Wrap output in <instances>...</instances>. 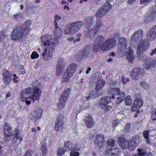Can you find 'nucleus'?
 I'll use <instances>...</instances> for the list:
<instances>
[{
  "mask_svg": "<svg viewBox=\"0 0 156 156\" xmlns=\"http://www.w3.org/2000/svg\"><path fill=\"white\" fill-rule=\"evenodd\" d=\"M143 36V30L142 29L138 30L132 35L131 40L134 42L138 43L140 42L137 49L138 59L144 62V67L145 69H148L152 68L156 66V60L151 58L148 57L145 55H141L147 48L149 46L148 41L144 39L141 40Z\"/></svg>",
  "mask_w": 156,
  "mask_h": 156,
  "instance_id": "obj_1",
  "label": "nucleus"
},
{
  "mask_svg": "<svg viewBox=\"0 0 156 156\" xmlns=\"http://www.w3.org/2000/svg\"><path fill=\"white\" fill-rule=\"evenodd\" d=\"M31 23V20H28L22 26H17L11 33V39L13 41H17L26 38L30 31Z\"/></svg>",
  "mask_w": 156,
  "mask_h": 156,
  "instance_id": "obj_2",
  "label": "nucleus"
},
{
  "mask_svg": "<svg viewBox=\"0 0 156 156\" xmlns=\"http://www.w3.org/2000/svg\"><path fill=\"white\" fill-rule=\"evenodd\" d=\"M41 42L43 43L44 51L42 55L44 60L48 61L51 59L52 56L55 44L50 42L47 39L46 35L43 36L41 38Z\"/></svg>",
  "mask_w": 156,
  "mask_h": 156,
  "instance_id": "obj_3",
  "label": "nucleus"
},
{
  "mask_svg": "<svg viewBox=\"0 0 156 156\" xmlns=\"http://www.w3.org/2000/svg\"><path fill=\"white\" fill-rule=\"evenodd\" d=\"M140 141L139 136L135 135L132 136L128 140L127 145V140L124 138L120 137L118 139V142L121 147L123 149L127 148L130 151H132L135 149Z\"/></svg>",
  "mask_w": 156,
  "mask_h": 156,
  "instance_id": "obj_4",
  "label": "nucleus"
},
{
  "mask_svg": "<svg viewBox=\"0 0 156 156\" xmlns=\"http://www.w3.org/2000/svg\"><path fill=\"white\" fill-rule=\"evenodd\" d=\"M108 93L112 95L111 97V100H115V103L117 104H120L125 98V94L119 87L111 88L109 90Z\"/></svg>",
  "mask_w": 156,
  "mask_h": 156,
  "instance_id": "obj_5",
  "label": "nucleus"
},
{
  "mask_svg": "<svg viewBox=\"0 0 156 156\" xmlns=\"http://www.w3.org/2000/svg\"><path fill=\"white\" fill-rule=\"evenodd\" d=\"M77 65L74 63H71L67 67L62 76V81L64 83L69 81L75 72Z\"/></svg>",
  "mask_w": 156,
  "mask_h": 156,
  "instance_id": "obj_6",
  "label": "nucleus"
},
{
  "mask_svg": "<svg viewBox=\"0 0 156 156\" xmlns=\"http://www.w3.org/2000/svg\"><path fill=\"white\" fill-rule=\"evenodd\" d=\"M35 91L36 93H38V97L41 96V90L37 86H35L33 87H30L23 89L21 92L22 96L21 98H26L32 96Z\"/></svg>",
  "mask_w": 156,
  "mask_h": 156,
  "instance_id": "obj_7",
  "label": "nucleus"
},
{
  "mask_svg": "<svg viewBox=\"0 0 156 156\" xmlns=\"http://www.w3.org/2000/svg\"><path fill=\"white\" fill-rule=\"evenodd\" d=\"M71 90L70 88H65L59 99L58 108L59 110L62 109L65 106L66 103L68 100L70 93Z\"/></svg>",
  "mask_w": 156,
  "mask_h": 156,
  "instance_id": "obj_8",
  "label": "nucleus"
},
{
  "mask_svg": "<svg viewBox=\"0 0 156 156\" xmlns=\"http://www.w3.org/2000/svg\"><path fill=\"white\" fill-rule=\"evenodd\" d=\"M111 7L112 5L109 3L106 2L105 3L96 13L95 17L97 19H99V20H101V18L104 14L106 13Z\"/></svg>",
  "mask_w": 156,
  "mask_h": 156,
  "instance_id": "obj_9",
  "label": "nucleus"
},
{
  "mask_svg": "<svg viewBox=\"0 0 156 156\" xmlns=\"http://www.w3.org/2000/svg\"><path fill=\"white\" fill-rule=\"evenodd\" d=\"M116 44V41L114 38L108 39L104 42L101 45L100 48L103 51L109 50L111 48H114Z\"/></svg>",
  "mask_w": 156,
  "mask_h": 156,
  "instance_id": "obj_10",
  "label": "nucleus"
},
{
  "mask_svg": "<svg viewBox=\"0 0 156 156\" xmlns=\"http://www.w3.org/2000/svg\"><path fill=\"white\" fill-rule=\"evenodd\" d=\"M97 21L95 25L93 28L90 29L88 30V31L86 32V35L88 37L91 38L96 34L101 28L102 25L101 20H99V19H97Z\"/></svg>",
  "mask_w": 156,
  "mask_h": 156,
  "instance_id": "obj_11",
  "label": "nucleus"
},
{
  "mask_svg": "<svg viewBox=\"0 0 156 156\" xmlns=\"http://www.w3.org/2000/svg\"><path fill=\"white\" fill-rule=\"evenodd\" d=\"M64 116L62 114H58V116L55 121L54 129L57 131L61 129H63L64 127Z\"/></svg>",
  "mask_w": 156,
  "mask_h": 156,
  "instance_id": "obj_12",
  "label": "nucleus"
},
{
  "mask_svg": "<svg viewBox=\"0 0 156 156\" xmlns=\"http://www.w3.org/2000/svg\"><path fill=\"white\" fill-rule=\"evenodd\" d=\"M38 93H36L35 91L32 96L30 97L26 98H20V100L22 102H25L26 104L28 105H30L31 103L30 100L34 102L37 101L38 100L40 97H38Z\"/></svg>",
  "mask_w": 156,
  "mask_h": 156,
  "instance_id": "obj_13",
  "label": "nucleus"
},
{
  "mask_svg": "<svg viewBox=\"0 0 156 156\" xmlns=\"http://www.w3.org/2000/svg\"><path fill=\"white\" fill-rule=\"evenodd\" d=\"M143 74V69L139 68H134L130 73L132 78L134 80L140 78Z\"/></svg>",
  "mask_w": 156,
  "mask_h": 156,
  "instance_id": "obj_14",
  "label": "nucleus"
},
{
  "mask_svg": "<svg viewBox=\"0 0 156 156\" xmlns=\"http://www.w3.org/2000/svg\"><path fill=\"white\" fill-rule=\"evenodd\" d=\"M105 137L104 135L99 133L96 136L95 139V144L96 146L99 148L103 147L105 143Z\"/></svg>",
  "mask_w": 156,
  "mask_h": 156,
  "instance_id": "obj_15",
  "label": "nucleus"
},
{
  "mask_svg": "<svg viewBox=\"0 0 156 156\" xmlns=\"http://www.w3.org/2000/svg\"><path fill=\"white\" fill-rule=\"evenodd\" d=\"M3 75L4 83L5 85H9L10 84L12 81V74L11 72L5 69Z\"/></svg>",
  "mask_w": 156,
  "mask_h": 156,
  "instance_id": "obj_16",
  "label": "nucleus"
},
{
  "mask_svg": "<svg viewBox=\"0 0 156 156\" xmlns=\"http://www.w3.org/2000/svg\"><path fill=\"white\" fill-rule=\"evenodd\" d=\"M144 101L141 98H136L134 101L132 108L133 112H135L139 108H140L142 106Z\"/></svg>",
  "mask_w": 156,
  "mask_h": 156,
  "instance_id": "obj_17",
  "label": "nucleus"
},
{
  "mask_svg": "<svg viewBox=\"0 0 156 156\" xmlns=\"http://www.w3.org/2000/svg\"><path fill=\"white\" fill-rule=\"evenodd\" d=\"M85 124L88 128H92L94 126V119L90 114H89L84 119Z\"/></svg>",
  "mask_w": 156,
  "mask_h": 156,
  "instance_id": "obj_18",
  "label": "nucleus"
},
{
  "mask_svg": "<svg viewBox=\"0 0 156 156\" xmlns=\"http://www.w3.org/2000/svg\"><path fill=\"white\" fill-rule=\"evenodd\" d=\"M146 36L148 39L151 41H153L156 38V25L148 31Z\"/></svg>",
  "mask_w": 156,
  "mask_h": 156,
  "instance_id": "obj_19",
  "label": "nucleus"
},
{
  "mask_svg": "<svg viewBox=\"0 0 156 156\" xmlns=\"http://www.w3.org/2000/svg\"><path fill=\"white\" fill-rule=\"evenodd\" d=\"M90 46L87 45L85 46L84 48L80 51V56L82 57L80 60H83L86 57L88 56L90 54Z\"/></svg>",
  "mask_w": 156,
  "mask_h": 156,
  "instance_id": "obj_20",
  "label": "nucleus"
},
{
  "mask_svg": "<svg viewBox=\"0 0 156 156\" xmlns=\"http://www.w3.org/2000/svg\"><path fill=\"white\" fill-rule=\"evenodd\" d=\"M42 114V110L41 109H38L35 110L33 112L32 118L33 120L36 122L41 117Z\"/></svg>",
  "mask_w": 156,
  "mask_h": 156,
  "instance_id": "obj_21",
  "label": "nucleus"
},
{
  "mask_svg": "<svg viewBox=\"0 0 156 156\" xmlns=\"http://www.w3.org/2000/svg\"><path fill=\"white\" fill-rule=\"evenodd\" d=\"M127 49L128 51L126 52V55L127 60L130 63H132L134 62V56L133 54V50L130 47H129Z\"/></svg>",
  "mask_w": 156,
  "mask_h": 156,
  "instance_id": "obj_22",
  "label": "nucleus"
},
{
  "mask_svg": "<svg viewBox=\"0 0 156 156\" xmlns=\"http://www.w3.org/2000/svg\"><path fill=\"white\" fill-rule=\"evenodd\" d=\"M111 97L105 96L103 97L100 102V105L101 107L103 108L108 105V104L111 101Z\"/></svg>",
  "mask_w": 156,
  "mask_h": 156,
  "instance_id": "obj_23",
  "label": "nucleus"
},
{
  "mask_svg": "<svg viewBox=\"0 0 156 156\" xmlns=\"http://www.w3.org/2000/svg\"><path fill=\"white\" fill-rule=\"evenodd\" d=\"M3 131L4 134H10V135L13 134L12 128L10 124L7 123H5V124Z\"/></svg>",
  "mask_w": 156,
  "mask_h": 156,
  "instance_id": "obj_24",
  "label": "nucleus"
},
{
  "mask_svg": "<svg viewBox=\"0 0 156 156\" xmlns=\"http://www.w3.org/2000/svg\"><path fill=\"white\" fill-rule=\"evenodd\" d=\"M80 150V147L76 145H74L70 150L69 156H79L80 154L79 151Z\"/></svg>",
  "mask_w": 156,
  "mask_h": 156,
  "instance_id": "obj_25",
  "label": "nucleus"
},
{
  "mask_svg": "<svg viewBox=\"0 0 156 156\" xmlns=\"http://www.w3.org/2000/svg\"><path fill=\"white\" fill-rule=\"evenodd\" d=\"M83 25V23L80 21H77L76 22H73L71 24L73 28V30L74 33L78 31L81 28Z\"/></svg>",
  "mask_w": 156,
  "mask_h": 156,
  "instance_id": "obj_26",
  "label": "nucleus"
},
{
  "mask_svg": "<svg viewBox=\"0 0 156 156\" xmlns=\"http://www.w3.org/2000/svg\"><path fill=\"white\" fill-rule=\"evenodd\" d=\"M154 12H151L149 15L146 16L145 20L147 22L153 21L154 18L156 17V6H154L153 9Z\"/></svg>",
  "mask_w": 156,
  "mask_h": 156,
  "instance_id": "obj_27",
  "label": "nucleus"
},
{
  "mask_svg": "<svg viewBox=\"0 0 156 156\" xmlns=\"http://www.w3.org/2000/svg\"><path fill=\"white\" fill-rule=\"evenodd\" d=\"M119 151V148L116 147L114 149H106V152L108 154V156H118L116 154L118 153Z\"/></svg>",
  "mask_w": 156,
  "mask_h": 156,
  "instance_id": "obj_28",
  "label": "nucleus"
},
{
  "mask_svg": "<svg viewBox=\"0 0 156 156\" xmlns=\"http://www.w3.org/2000/svg\"><path fill=\"white\" fill-rule=\"evenodd\" d=\"M73 144L72 141L71 140H69L66 141L64 142V147L65 149L67 151H69L71 150V149L73 148Z\"/></svg>",
  "mask_w": 156,
  "mask_h": 156,
  "instance_id": "obj_29",
  "label": "nucleus"
},
{
  "mask_svg": "<svg viewBox=\"0 0 156 156\" xmlns=\"http://www.w3.org/2000/svg\"><path fill=\"white\" fill-rule=\"evenodd\" d=\"M105 83V82L104 80H100L97 81L96 86L95 88L97 92H99V91L102 89Z\"/></svg>",
  "mask_w": 156,
  "mask_h": 156,
  "instance_id": "obj_30",
  "label": "nucleus"
},
{
  "mask_svg": "<svg viewBox=\"0 0 156 156\" xmlns=\"http://www.w3.org/2000/svg\"><path fill=\"white\" fill-rule=\"evenodd\" d=\"M94 17H88L86 18L85 20V24H86L87 28L90 29V27H91L93 24L94 22L93 18Z\"/></svg>",
  "mask_w": 156,
  "mask_h": 156,
  "instance_id": "obj_31",
  "label": "nucleus"
},
{
  "mask_svg": "<svg viewBox=\"0 0 156 156\" xmlns=\"http://www.w3.org/2000/svg\"><path fill=\"white\" fill-rule=\"evenodd\" d=\"M15 133L13 134V138L14 139H16L17 140H20V141L22 140L23 138L21 136L20 133L21 131L18 129L15 128L14 129Z\"/></svg>",
  "mask_w": 156,
  "mask_h": 156,
  "instance_id": "obj_32",
  "label": "nucleus"
},
{
  "mask_svg": "<svg viewBox=\"0 0 156 156\" xmlns=\"http://www.w3.org/2000/svg\"><path fill=\"white\" fill-rule=\"evenodd\" d=\"M65 65V63L63 58L60 57L57 61L56 67L60 68H64Z\"/></svg>",
  "mask_w": 156,
  "mask_h": 156,
  "instance_id": "obj_33",
  "label": "nucleus"
},
{
  "mask_svg": "<svg viewBox=\"0 0 156 156\" xmlns=\"http://www.w3.org/2000/svg\"><path fill=\"white\" fill-rule=\"evenodd\" d=\"M119 44L122 49H125L127 47V42L125 38L123 37L120 38L119 40Z\"/></svg>",
  "mask_w": 156,
  "mask_h": 156,
  "instance_id": "obj_34",
  "label": "nucleus"
},
{
  "mask_svg": "<svg viewBox=\"0 0 156 156\" xmlns=\"http://www.w3.org/2000/svg\"><path fill=\"white\" fill-rule=\"evenodd\" d=\"M47 144L46 143L42 144L41 147L42 155L43 156H46L48 152V150L46 148Z\"/></svg>",
  "mask_w": 156,
  "mask_h": 156,
  "instance_id": "obj_35",
  "label": "nucleus"
},
{
  "mask_svg": "<svg viewBox=\"0 0 156 156\" xmlns=\"http://www.w3.org/2000/svg\"><path fill=\"white\" fill-rule=\"evenodd\" d=\"M104 38L103 36L98 35L95 39V43L96 44L101 45L103 42Z\"/></svg>",
  "mask_w": 156,
  "mask_h": 156,
  "instance_id": "obj_36",
  "label": "nucleus"
},
{
  "mask_svg": "<svg viewBox=\"0 0 156 156\" xmlns=\"http://www.w3.org/2000/svg\"><path fill=\"white\" fill-rule=\"evenodd\" d=\"M73 28L71 25H69L68 27H66L64 31V33L66 34H69L71 35L74 32L73 30Z\"/></svg>",
  "mask_w": 156,
  "mask_h": 156,
  "instance_id": "obj_37",
  "label": "nucleus"
},
{
  "mask_svg": "<svg viewBox=\"0 0 156 156\" xmlns=\"http://www.w3.org/2000/svg\"><path fill=\"white\" fill-rule=\"evenodd\" d=\"M115 140L111 138H109L106 142L108 146L112 148L115 146Z\"/></svg>",
  "mask_w": 156,
  "mask_h": 156,
  "instance_id": "obj_38",
  "label": "nucleus"
},
{
  "mask_svg": "<svg viewBox=\"0 0 156 156\" xmlns=\"http://www.w3.org/2000/svg\"><path fill=\"white\" fill-rule=\"evenodd\" d=\"M61 19V17L60 16H59L58 14L55 15L54 17L55 20L54 21V23L55 28L57 29L58 28V21Z\"/></svg>",
  "mask_w": 156,
  "mask_h": 156,
  "instance_id": "obj_39",
  "label": "nucleus"
},
{
  "mask_svg": "<svg viewBox=\"0 0 156 156\" xmlns=\"http://www.w3.org/2000/svg\"><path fill=\"white\" fill-rule=\"evenodd\" d=\"M67 151L66 150L59 148H58L57 151V156H62Z\"/></svg>",
  "mask_w": 156,
  "mask_h": 156,
  "instance_id": "obj_40",
  "label": "nucleus"
},
{
  "mask_svg": "<svg viewBox=\"0 0 156 156\" xmlns=\"http://www.w3.org/2000/svg\"><path fill=\"white\" fill-rule=\"evenodd\" d=\"M7 36L5 34V32L3 30L0 31V42L3 41Z\"/></svg>",
  "mask_w": 156,
  "mask_h": 156,
  "instance_id": "obj_41",
  "label": "nucleus"
},
{
  "mask_svg": "<svg viewBox=\"0 0 156 156\" xmlns=\"http://www.w3.org/2000/svg\"><path fill=\"white\" fill-rule=\"evenodd\" d=\"M39 56V55L37 52L35 51H34L31 55L30 58L32 59H34L38 58Z\"/></svg>",
  "mask_w": 156,
  "mask_h": 156,
  "instance_id": "obj_42",
  "label": "nucleus"
},
{
  "mask_svg": "<svg viewBox=\"0 0 156 156\" xmlns=\"http://www.w3.org/2000/svg\"><path fill=\"white\" fill-rule=\"evenodd\" d=\"M132 102L131 97L129 96H127L125 98V103L126 105H130Z\"/></svg>",
  "mask_w": 156,
  "mask_h": 156,
  "instance_id": "obj_43",
  "label": "nucleus"
},
{
  "mask_svg": "<svg viewBox=\"0 0 156 156\" xmlns=\"http://www.w3.org/2000/svg\"><path fill=\"white\" fill-rule=\"evenodd\" d=\"M18 71L20 75L24 74L26 72V69L24 68L23 66H21L20 68L18 69Z\"/></svg>",
  "mask_w": 156,
  "mask_h": 156,
  "instance_id": "obj_44",
  "label": "nucleus"
},
{
  "mask_svg": "<svg viewBox=\"0 0 156 156\" xmlns=\"http://www.w3.org/2000/svg\"><path fill=\"white\" fill-rule=\"evenodd\" d=\"M12 135H10V134H4V140L6 142H9L11 140V136Z\"/></svg>",
  "mask_w": 156,
  "mask_h": 156,
  "instance_id": "obj_45",
  "label": "nucleus"
},
{
  "mask_svg": "<svg viewBox=\"0 0 156 156\" xmlns=\"http://www.w3.org/2000/svg\"><path fill=\"white\" fill-rule=\"evenodd\" d=\"M140 84L145 89H147L148 88V84L145 81H143L141 82L140 83Z\"/></svg>",
  "mask_w": 156,
  "mask_h": 156,
  "instance_id": "obj_46",
  "label": "nucleus"
},
{
  "mask_svg": "<svg viewBox=\"0 0 156 156\" xmlns=\"http://www.w3.org/2000/svg\"><path fill=\"white\" fill-rule=\"evenodd\" d=\"M100 45H99L98 44H96V43H95L93 47V51L94 52H97Z\"/></svg>",
  "mask_w": 156,
  "mask_h": 156,
  "instance_id": "obj_47",
  "label": "nucleus"
},
{
  "mask_svg": "<svg viewBox=\"0 0 156 156\" xmlns=\"http://www.w3.org/2000/svg\"><path fill=\"white\" fill-rule=\"evenodd\" d=\"M64 68H60L56 67V75L57 76H59L61 75V73Z\"/></svg>",
  "mask_w": 156,
  "mask_h": 156,
  "instance_id": "obj_48",
  "label": "nucleus"
},
{
  "mask_svg": "<svg viewBox=\"0 0 156 156\" xmlns=\"http://www.w3.org/2000/svg\"><path fill=\"white\" fill-rule=\"evenodd\" d=\"M33 153V151L32 150L29 149L27 150L23 156H32Z\"/></svg>",
  "mask_w": 156,
  "mask_h": 156,
  "instance_id": "obj_49",
  "label": "nucleus"
},
{
  "mask_svg": "<svg viewBox=\"0 0 156 156\" xmlns=\"http://www.w3.org/2000/svg\"><path fill=\"white\" fill-rule=\"evenodd\" d=\"M149 133V132L148 130H145L143 132V136L147 140H148V139Z\"/></svg>",
  "mask_w": 156,
  "mask_h": 156,
  "instance_id": "obj_50",
  "label": "nucleus"
},
{
  "mask_svg": "<svg viewBox=\"0 0 156 156\" xmlns=\"http://www.w3.org/2000/svg\"><path fill=\"white\" fill-rule=\"evenodd\" d=\"M138 154H136L139 156H145V153L144 151H143L142 150L140 149H138L137 150Z\"/></svg>",
  "mask_w": 156,
  "mask_h": 156,
  "instance_id": "obj_51",
  "label": "nucleus"
},
{
  "mask_svg": "<svg viewBox=\"0 0 156 156\" xmlns=\"http://www.w3.org/2000/svg\"><path fill=\"white\" fill-rule=\"evenodd\" d=\"M12 76L13 77L12 78L13 82L16 83H17L19 82L18 77L16 74H13Z\"/></svg>",
  "mask_w": 156,
  "mask_h": 156,
  "instance_id": "obj_52",
  "label": "nucleus"
},
{
  "mask_svg": "<svg viewBox=\"0 0 156 156\" xmlns=\"http://www.w3.org/2000/svg\"><path fill=\"white\" fill-rule=\"evenodd\" d=\"M131 127L130 124L129 123H127L125 126L124 128V131L126 132H128L129 130V129H130Z\"/></svg>",
  "mask_w": 156,
  "mask_h": 156,
  "instance_id": "obj_53",
  "label": "nucleus"
},
{
  "mask_svg": "<svg viewBox=\"0 0 156 156\" xmlns=\"http://www.w3.org/2000/svg\"><path fill=\"white\" fill-rule=\"evenodd\" d=\"M121 79L122 82L124 83H126L127 82L129 81V79L125 76H122L121 77Z\"/></svg>",
  "mask_w": 156,
  "mask_h": 156,
  "instance_id": "obj_54",
  "label": "nucleus"
},
{
  "mask_svg": "<svg viewBox=\"0 0 156 156\" xmlns=\"http://www.w3.org/2000/svg\"><path fill=\"white\" fill-rule=\"evenodd\" d=\"M13 16L14 19L17 20L21 17V15L20 13H19L13 15Z\"/></svg>",
  "mask_w": 156,
  "mask_h": 156,
  "instance_id": "obj_55",
  "label": "nucleus"
},
{
  "mask_svg": "<svg viewBox=\"0 0 156 156\" xmlns=\"http://www.w3.org/2000/svg\"><path fill=\"white\" fill-rule=\"evenodd\" d=\"M112 108V106L110 105H109L106 106L105 108V112H107L110 110Z\"/></svg>",
  "mask_w": 156,
  "mask_h": 156,
  "instance_id": "obj_56",
  "label": "nucleus"
},
{
  "mask_svg": "<svg viewBox=\"0 0 156 156\" xmlns=\"http://www.w3.org/2000/svg\"><path fill=\"white\" fill-rule=\"evenodd\" d=\"M156 54V48L152 50V52L150 53V55L151 56H152L154 54Z\"/></svg>",
  "mask_w": 156,
  "mask_h": 156,
  "instance_id": "obj_57",
  "label": "nucleus"
},
{
  "mask_svg": "<svg viewBox=\"0 0 156 156\" xmlns=\"http://www.w3.org/2000/svg\"><path fill=\"white\" fill-rule=\"evenodd\" d=\"M3 150L2 149V146L0 145V156H2L3 154Z\"/></svg>",
  "mask_w": 156,
  "mask_h": 156,
  "instance_id": "obj_58",
  "label": "nucleus"
},
{
  "mask_svg": "<svg viewBox=\"0 0 156 156\" xmlns=\"http://www.w3.org/2000/svg\"><path fill=\"white\" fill-rule=\"evenodd\" d=\"M11 93L9 92H8L6 94V98H9L10 95H11Z\"/></svg>",
  "mask_w": 156,
  "mask_h": 156,
  "instance_id": "obj_59",
  "label": "nucleus"
},
{
  "mask_svg": "<svg viewBox=\"0 0 156 156\" xmlns=\"http://www.w3.org/2000/svg\"><path fill=\"white\" fill-rule=\"evenodd\" d=\"M63 8L65 9H67L68 10H69L70 9V8L68 6V5H65Z\"/></svg>",
  "mask_w": 156,
  "mask_h": 156,
  "instance_id": "obj_60",
  "label": "nucleus"
},
{
  "mask_svg": "<svg viewBox=\"0 0 156 156\" xmlns=\"http://www.w3.org/2000/svg\"><path fill=\"white\" fill-rule=\"evenodd\" d=\"M91 70V68H90V67H88V68L87 69V70L86 71V74H88L90 71Z\"/></svg>",
  "mask_w": 156,
  "mask_h": 156,
  "instance_id": "obj_61",
  "label": "nucleus"
},
{
  "mask_svg": "<svg viewBox=\"0 0 156 156\" xmlns=\"http://www.w3.org/2000/svg\"><path fill=\"white\" fill-rule=\"evenodd\" d=\"M31 131L32 132H33L35 133L37 131V130L36 128H35V127H34L32 128Z\"/></svg>",
  "mask_w": 156,
  "mask_h": 156,
  "instance_id": "obj_62",
  "label": "nucleus"
},
{
  "mask_svg": "<svg viewBox=\"0 0 156 156\" xmlns=\"http://www.w3.org/2000/svg\"><path fill=\"white\" fill-rule=\"evenodd\" d=\"M61 3L62 5H65L66 3V2L65 1L62 0L61 2Z\"/></svg>",
  "mask_w": 156,
  "mask_h": 156,
  "instance_id": "obj_63",
  "label": "nucleus"
},
{
  "mask_svg": "<svg viewBox=\"0 0 156 156\" xmlns=\"http://www.w3.org/2000/svg\"><path fill=\"white\" fill-rule=\"evenodd\" d=\"M111 55L112 56H115L116 54L114 52H112L111 53Z\"/></svg>",
  "mask_w": 156,
  "mask_h": 156,
  "instance_id": "obj_64",
  "label": "nucleus"
}]
</instances>
